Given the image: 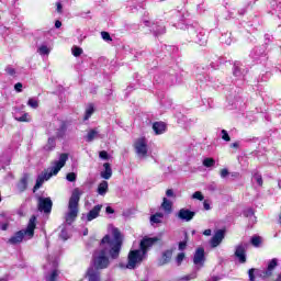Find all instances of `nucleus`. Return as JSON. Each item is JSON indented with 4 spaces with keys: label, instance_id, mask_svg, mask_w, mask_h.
Wrapping results in <instances>:
<instances>
[{
    "label": "nucleus",
    "instance_id": "obj_52",
    "mask_svg": "<svg viewBox=\"0 0 281 281\" xmlns=\"http://www.w3.org/2000/svg\"><path fill=\"white\" fill-rule=\"evenodd\" d=\"M7 74H9V76H14V74H16V70H14V68L12 67H8L5 69Z\"/></svg>",
    "mask_w": 281,
    "mask_h": 281
},
{
    "label": "nucleus",
    "instance_id": "obj_45",
    "mask_svg": "<svg viewBox=\"0 0 281 281\" xmlns=\"http://www.w3.org/2000/svg\"><path fill=\"white\" fill-rule=\"evenodd\" d=\"M59 237L61 238V240H68L69 239V234L67 233V229H61Z\"/></svg>",
    "mask_w": 281,
    "mask_h": 281
},
{
    "label": "nucleus",
    "instance_id": "obj_18",
    "mask_svg": "<svg viewBox=\"0 0 281 281\" xmlns=\"http://www.w3.org/2000/svg\"><path fill=\"white\" fill-rule=\"evenodd\" d=\"M153 131H154L155 135H164V133H166V123L155 122L153 124Z\"/></svg>",
    "mask_w": 281,
    "mask_h": 281
},
{
    "label": "nucleus",
    "instance_id": "obj_28",
    "mask_svg": "<svg viewBox=\"0 0 281 281\" xmlns=\"http://www.w3.org/2000/svg\"><path fill=\"white\" fill-rule=\"evenodd\" d=\"M54 148H56V138L49 137L46 145L44 146V150H46V153H52Z\"/></svg>",
    "mask_w": 281,
    "mask_h": 281
},
{
    "label": "nucleus",
    "instance_id": "obj_22",
    "mask_svg": "<svg viewBox=\"0 0 281 281\" xmlns=\"http://www.w3.org/2000/svg\"><path fill=\"white\" fill-rule=\"evenodd\" d=\"M103 168L104 170L101 171V178L106 180L111 179V177H113V169H111V164L105 162Z\"/></svg>",
    "mask_w": 281,
    "mask_h": 281
},
{
    "label": "nucleus",
    "instance_id": "obj_9",
    "mask_svg": "<svg viewBox=\"0 0 281 281\" xmlns=\"http://www.w3.org/2000/svg\"><path fill=\"white\" fill-rule=\"evenodd\" d=\"M69 159V155L67 154H60L59 159L56 160L53 166L49 168L48 175L50 177H54L60 172V169L65 168V165L67 164V160Z\"/></svg>",
    "mask_w": 281,
    "mask_h": 281
},
{
    "label": "nucleus",
    "instance_id": "obj_2",
    "mask_svg": "<svg viewBox=\"0 0 281 281\" xmlns=\"http://www.w3.org/2000/svg\"><path fill=\"white\" fill-rule=\"evenodd\" d=\"M158 240L159 238L157 237H144L140 240L139 249L131 250L128 252L126 269H135L137 265H142L146 256H148L150 247Z\"/></svg>",
    "mask_w": 281,
    "mask_h": 281
},
{
    "label": "nucleus",
    "instance_id": "obj_56",
    "mask_svg": "<svg viewBox=\"0 0 281 281\" xmlns=\"http://www.w3.org/2000/svg\"><path fill=\"white\" fill-rule=\"evenodd\" d=\"M0 229H2V232H5V229H8V223H0Z\"/></svg>",
    "mask_w": 281,
    "mask_h": 281
},
{
    "label": "nucleus",
    "instance_id": "obj_31",
    "mask_svg": "<svg viewBox=\"0 0 281 281\" xmlns=\"http://www.w3.org/2000/svg\"><path fill=\"white\" fill-rule=\"evenodd\" d=\"M202 164L204 168H214V166H216V160H214V158H204Z\"/></svg>",
    "mask_w": 281,
    "mask_h": 281
},
{
    "label": "nucleus",
    "instance_id": "obj_36",
    "mask_svg": "<svg viewBox=\"0 0 281 281\" xmlns=\"http://www.w3.org/2000/svg\"><path fill=\"white\" fill-rule=\"evenodd\" d=\"M71 53H72V56L78 58V56H82V48L79 46H72Z\"/></svg>",
    "mask_w": 281,
    "mask_h": 281
},
{
    "label": "nucleus",
    "instance_id": "obj_64",
    "mask_svg": "<svg viewBox=\"0 0 281 281\" xmlns=\"http://www.w3.org/2000/svg\"><path fill=\"white\" fill-rule=\"evenodd\" d=\"M278 186H279V188H281V180L278 181Z\"/></svg>",
    "mask_w": 281,
    "mask_h": 281
},
{
    "label": "nucleus",
    "instance_id": "obj_42",
    "mask_svg": "<svg viewBox=\"0 0 281 281\" xmlns=\"http://www.w3.org/2000/svg\"><path fill=\"white\" fill-rule=\"evenodd\" d=\"M274 14H277V16L281 19V1L276 2Z\"/></svg>",
    "mask_w": 281,
    "mask_h": 281
},
{
    "label": "nucleus",
    "instance_id": "obj_33",
    "mask_svg": "<svg viewBox=\"0 0 281 281\" xmlns=\"http://www.w3.org/2000/svg\"><path fill=\"white\" fill-rule=\"evenodd\" d=\"M98 137V131L97 130H90L86 136V142H93V139Z\"/></svg>",
    "mask_w": 281,
    "mask_h": 281
},
{
    "label": "nucleus",
    "instance_id": "obj_50",
    "mask_svg": "<svg viewBox=\"0 0 281 281\" xmlns=\"http://www.w3.org/2000/svg\"><path fill=\"white\" fill-rule=\"evenodd\" d=\"M14 89L15 91H18V93H21V91H23V83L21 82L15 83Z\"/></svg>",
    "mask_w": 281,
    "mask_h": 281
},
{
    "label": "nucleus",
    "instance_id": "obj_40",
    "mask_svg": "<svg viewBox=\"0 0 281 281\" xmlns=\"http://www.w3.org/2000/svg\"><path fill=\"white\" fill-rule=\"evenodd\" d=\"M38 54H41V56H46L47 54H49V48L45 45H42L38 48Z\"/></svg>",
    "mask_w": 281,
    "mask_h": 281
},
{
    "label": "nucleus",
    "instance_id": "obj_44",
    "mask_svg": "<svg viewBox=\"0 0 281 281\" xmlns=\"http://www.w3.org/2000/svg\"><path fill=\"white\" fill-rule=\"evenodd\" d=\"M222 139H224V142H232V138L226 130H222Z\"/></svg>",
    "mask_w": 281,
    "mask_h": 281
},
{
    "label": "nucleus",
    "instance_id": "obj_46",
    "mask_svg": "<svg viewBox=\"0 0 281 281\" xmlns=\"http://www.w3.org/2000/svg\"><path fill=\"white\" fill-rule=\"evenodd\" d=\"M192 199H196L198 201H203L204 196H203V193H201V191H196L193 193Z\"/></svg>",
    "mask_w": 281,
    "mask_h": 281
},
{
    "label": "nucleus",
    "instance_id": "obj_13",
    "mask_svg": "<svg viewBox=\"0 0 281 281\" xmlns=\"http://www.w3.org/2000/svg\"><path fill=\"white\" fill-rule=\"evenodd\" d=\"M102 211V204L95 205L92 210L89 211L88 214H82V221H94V218H98L100 216V212Z\"/></svg>",
    "mask_w": 281,
    "mask_h": 281
},
{
    "label": "nucleus",
    "instance_id": "obj_25",
    "mask_svg": "<svg viewBox=\"0 0 281 281\" xmlns=\"http://www.w3.org/2000/svg\"><path fill=\"white\" fill-rule=\"evenodd\" d=\"M97 192L100 196H104L106 192H109V182L106 180L101 181L98 186Z\"/></svg>",
    "mask_w": 281,
    "mask_h": 281
},
{
    "label": "nucleus",
    "instance_id": "obj_34",
    "mask_svg": "<svg viewBox=\"0 0 281 281\" xmlns=\"http://www.w3.org/2000/svg\"><path fill=\"white\" fill-rule=\"evenodd\" d=\"M27 106L31 109H38V100L36 98H30L27 101Z\"/></svg>",
    "mask_w": 281,
    "mask_h": 281
},
{
    "label": "nucleus",
    "instance_id": "obj_49",
    "mask_svg": "<svg viewBox=\"0 0 281 281\" xmlns=\"http://www.w3.org/2000/svg\"><path fill=\"white\" fill-rule=\"evenodd\" d=\"M101 36L103 41H111V34H109V32H101Z\"/></svg>",
    "mask_w": 281,
    "mask_h": 281
},
{
    "label": "nucleus",
    "instance_id": "obj_16",
    "mask_svg": "<svg viewBox=\"0 0 281 281\" xmlns=\"http://www.w3.org/2000/svg\"><path fill=\"white\" fill-rule=\"evenodd\" d=\"M223 238H225V232L223 229H218L211 239V247L215 248L223 243Z\"/></svg>",
    "mask_w": 281,
    "mask_h": 281
},
{
    "label": "nucleus",
    "instance_id": "obj_14",
    "mask_svg": "<svg viewBox=\"0 0 281 281\" xmlns=\"http://www.w3.org/2000/svg\"><path fill=\"white\" fill-rule=\"evenodd\" d=\"M177 216L180 221H186V223H190V221H192V218L196 216V212L190 211L188 209H181L178 212Z\"/></svg>",
    "mask_w": 281,
    "mask_h": 281
},
{
    "label": "nucleus",
    "instance_id": "obj_59",
    "mask_svg": "<svg viewBox=\"0 0 281 281\" xmlns=\"http://www.w3.org/2000/svg\"><path fill=\"white\" fill-rule=\"evenodd\" d=\"M203 235H204V236H212V229H205V231L203 232Z\"/></svg>",
    "mask_w": 281,
    "mask_h": 281
},
{
    "label": "nucleus",
    "instance_id": "obj_62",
    "mask_svg": "<svg viewBox=\"0 0 281 281\" xmlns=\"http://www.w3.org/2000/svg\"><path fill=\"white\" fill-rule=\"evenodd\" d=\"M144 23H145V25H147V26L150 25V21H148V20H145Z\"/></svg>",
    "mask_w": 281,
    "mask_h": 281
},
{
    "label": "nucleus",
    "instance_id": "obj_39",
    "mask_svg": "<svg viewBox=\"0 0 281 281\" xmlns=\"http://www.w3.org/2000/svg\"><path fill=\"white\" fill-rule=\"evenodd\" d=\"M184 259H186L184 252L178 254V256L176 257V263L178 265V267H180L181 262H183Z\"/></svg>",
    "mask_w": 281,
    "mask_h": 281
},
{
    "label": "nucleus",
    "instance_id": "obj_63",
    "mask_svg": "<svg viewBox=\"0 0 281 281\" xmlns=\"http://www.w3.org/2000/svg\"><path fill=\"white\" fill-rule=\"evenodd\" d=\"M276 281H281V273L278 276V278L276 279Z\"/></svg>",
    "mask_w": 281,
    "mask_h": 281
},
{
    "label": "nucleus",
    "instance_id": "obj_8",
    "mask_svg": "<svg viewBox=\"0 0 281 281\" xmlns=\"http://www.w3.org/2000/svg\"><path fill=\"white\" fill-rule=\"evenodd\" d=\"M48 265L45 266L46 269H53L48 274H46V281H56L58 280V260L54 257H48L47 258Z\"/></svg>",
    "mask_w": 281,
    "mask_h": 281
},
{
    "label": "nucleus",
    "instance_id": "obj_26",
    "mask_svg": "<svg viewBox=\"0 0 281 281\" xmlns=\"http://www.w3.org/2000/svg\"><path fill=\"white\" fill-rule=\"evenodd\" d=\"M161 209L164 210L165 214H171L172 202L168 200V198H164L161 203Z\"/></svg>",
    "mask_w": 281,
    "mask_h": 281
},
{
    "label": "nucleus",
    "instance_id": "obj_20",
    "mask_svg": "<svg viewBox=\"0 0 281 281\" xmlns=\"http://www.w3.org/2000/svg\"><path fill=\"white\" fill-rule=\"evenodd\" d=\"M171 258H172V250H166L162 252V256L159 259L158 265L160 267H164V265H168V262H170Z\"/></svg>",
    "mask_w": 281,
    "mask_h": 281
},
{
    "label": "nucleus",
    "instance_id": "obj_15",
    "mask_svg": "<svg viewBox=\"0 0 281 281\" xmlns=\"http://www.w3.org/2000/svg\"><path fill=\"white\" fill-rule=\"evenodd\" d=\"M52 179V175L48 173L47 171L42 172L40 176H37L36 183L33 188V192H36V190H40L41 186L45 183V181H49Z\"/></svg>",
    "mask_w": 281,
    "mask_h": 281
},
{
    "label": "nucleus",
    "instance_id": "obj_60",
    "mask_svg": "<svg viewBox=\"0 0 281 281\" xmlns=\"http://www.w3.org/2000/svg\"><path fill=\"white\" fill-rule=\"evenodd\" d=\"M232 177L238 178V177H239V173H238V172H233V173H232Z\"/></svg>",
    "mask_w": 281,
    "mask_h": 281
},
{
    "label": "nucleus",
    "instance_id": "obj_51",
    "mask_svg": "<svg viewBox=\"0 0 281 281\" xmlns=\"http://www.w3.org/2000/svg\"><path fill=\"white\" fill-rule=\"evenodd\" d=\"M99 157L101 159L108 160L109 159V153H106L105 150H102V151H100Z\"/></svg>",
    "mask_w": 281,
    "mask_h": 281
},
{
    "label": "nucleus",
    "instance_id": "obj_53",
    "mask_svg": "<svg viewBox=\"0 0 281 281\" xmlns=\"http://www.w3.org/2000/svg\"><path fill=\"white\" fill-rule=\"evenodd\" d=\"M56 5H57L56 10H57L58 14H63V3L57 2Z\"/></svg>",
    "mask_w": 281,
    "mask_h": 281
},
{
    "label": "nucleus",
    "instance_id": "obj_38",
    "mask_svg": "<svg viewBox=\"0 0 281 281\" xmlns=\"http://www.w3.org/2000/svg\"><path fill=\"white\" fill-rule=\"evenodd\" d=\"M67 181H70V183H74L78 179V175L76 172H69L66 176Z\"/></svg>",
    "mask_w": 281,
    "mask_h": 281
},
{
    "label": "nucleus",
    "instance_id": "obj_19",
    "mask_svg": "<svg viewBox=\"0 0 281 281\" xmlns=\"http://www.w3.org/2000/svg\"><path fill=\"white\" fill-rule=\"evenodd\" d=\"M212 69H216V67L213 64H210V66L200 65L198 66L196 71L199 76H207V74H210Z\"/></svg>",
    "mask_w": 281,
    "mask_h": 281
},
{
    "label": "nucleus",
    "instance_id": "obj_24",
    "mask_svg": "<svg viewBox=\"0 0 281 281\" xmlns=\"http://www.w3.org/2000/svg\"><path fill=\"white\" fill-rule=\"evenodd\" d=\"M245 74H247V70L243 69L240 67V64H235L233 68V75L235 78H245Z\"/></svg>",
    "mask_w": 281,
    "mask_h": 281
},
{
    "label": "nucleus",
    "instance_id": "obj_57",
    "mask_svg": "<svg viewBox=\"0 0 281 281\" xmlns=\"http://www.w3.org/2000/svg\"><path fill=\"white\" fill-rule=\"evenodd\" d=\"M203 207H204V210H211V206H210V203L207 202V201H204L203 202Z\"/></svg>",
    "mask_w": 281,
    "mask_h": 281
},
{
    "label": "nucleus",
    "instance_id": "obj_30",
    "mask_svg": "<svg viewBox=\"0 0 281 281\" xmlns=\"http://www.w3.org/2000/svg\"><path fill=\"white\" fill-rule=\"evenodd\" d=\"M161 218H164V213L158 212L150 216V223L151 225L161 223Z\"/></svg>",
    "mask_w": 281,
    "mask_h": 281
},
{
    "label": "nucleus",
    "instance_id": "obj_5",
    "mask_svg": "<svg viewBox=\"0 0 281 281\" xmlns=\"http://www.w3.org/2000/svg\"><path fill=\"white\" fill-rule=\"evenodd\" d=\"M193 263L195 265L196 270L191 272L190 274L182 277V280H186V281L195 280L196 272L199 271V269H201V267H203V265H205V249L198 248L195 250V254L193 256Z\"/></svg>",
    "mask_w": 281,
    "mask_h": 281
},
{
    "label": "nucleus",
    "instance_id": "obj_29",
    "mask_svg": "<svg viewBox=\"0 0 281 281\" xmlns=\"http://www.w3.org/2000/svg\"><path fill=\"white\" fill-rule=\"evenodd\" d=\"M27 179H29V176L24 175L20 180V182L18 183V190H20V192H25V190H27Z\"/></svg>",
    "mask_w": 281,
    "mask_h": 281
},
{
    "label": "nucleus",
    "instance_id": "obj_58",
    "mask_svg": "<svg viewBox=\"0 0 281 281\" xmlns=\"http://www.w3.org/2000/svg\"><path fill=\"white\" fill-rule=\"evenodd\" d=\"M63 26V22H60L59 20H57L56 22H55V27L58 30L59 27H61Z\"/></svg>",
    "mask_w": 281,
    "mask_h": 281
},
{
    "label": "nucleus",
    "instance_id": "obj_4",
    "mask_svg": "<svg viewBox=\"0 0 281 281\" xmlns=\"http://www.w3.org/2000/svg\"><path fill=\"white\" fill-rule=\"evenodd\" d=\"M80 196H82V191L80 188H75L68 203L69 211L66 214V223H68V225H71L78 216V203H80Z\"/></svg>",
    "mask_w": 281,
    "mask_h": 281
},
{
    "label": "nucleus",
    "instance_id": "obj_55",
    "mask_svg": "<svg viewBox=\"0 0 281 281\" xmlns=\"http://www.w3.org/2000/svg\"><path fill=\"white\" fill-rule=\"evenodd\" d=\"M105 212L106 214H115V210H113L111 206H106Z\"/></svg>",
    "mask_w": 281,
    "mask_h": 281
},
{
    "label": "nucleus",
    "instance_id": "obj_23",
    "mask_svg": "<svg viewBox=\"0 0 281 281\" xmlns=\"http://www.w3.org/2000/svg\"><path fill=\"white\" fill-rule=\"evenodd\" d=\"M67 133V123L66 122H60L58 128L56 130V137H58V139H63V137H65Z\"/></svg>",
    "mask_w": 281,
    "mask_h": 281
},
{
    "label": "nucleus",
    "instance_id": "obj_47",
    "mask_svg": "<svg viewBox=\"0 0 281 281\" xmlns=\"http://www.w3.org/2000/svg\"><path fill=\"white\" fill-rule=\"evenodd\" d=\"M188 247V240L180 241L178 245L179 251H186V248Z\"/></svg>",
    "mask_w": 281,
    "mask_h": 281
},
{
    "label": "nucleus",
    "instance_id": "obj_7",
    "mask_svg": "<svg viewBox=\"0 0 281 281\" xmlns=\"http://www.w3.org/2000/svg\"><path fill=\"white\" fill-rule=\"evenodd\" d=\"M134 149L139 157V159H144L148 155V139L146 137H139L134 142Z\"/></svg>",
    "mask_w": 281,
    "mask_h": 281
},
{
    "label": "nucleus",
    "instance_id": "obj_35",
    "mask_svg": "<svg viewBox=\"0 0 281 281\" xmlns=\"http://www.w3.org/2000/svg\"><path fill=\"white\" fill-rule=\"evenodd\" d=\"M252 181H256V183L259 186V187H262V175L258 173V172H255L254 176H252Z\"/></svg>",
    "mask_w": 281,
    "mask_h": 281
},
{
    "label": "nucleus",
    "instance_id": "obj_10",
    "mask_svg": "<svg viewBox=\"0 0 281 281\" xmlns=\"http://www.w3.org/2000/svg\"><path fill=\"white\" fill-rule=\"evenodd\" d=\"M53 205H54V202H52V198L40 196L37 199L38 211L44 212V214H49L52 212Z\"/></svg>",
    "mask_w": 281,
    "mask_h": 281
},
{
    "label": "nucleus",
    "instance_id": "obj_41",
    "mask_svg": "<svg viewBox=\"0 0 281 281\" xmlns=\"http://www.w3.org/2000/svg\"><path fill=\"white\" fill-rule=\"evenodd\" d=\"M261 243H262V239L258 236H255L251 238V245H254V247H260Z\"/></svg>",
    "mask_w": 281,
    "mask_h": 281
},
{
    "label": "nucleus",
    "instance_id": "obj_12",
    "mask_svg": "<svg viewBox=\"0 0 281 281\" xmlns=\"http://www.w3.org/2000/svg\"><path fill=\"white\" fill-rule=\"evenodd\" d=\"M235 256L236 258H238L241 265H244V262H247V244L241 243L237 245L235 249Z\"/></svg>",
    "mask_w": 281,
    "mask_h": 281
},
{
    "label": "nucleus",
    "instance_id": "obj_61",
    "mask_svg": "<svg viewBox=\"0 0 281 281\" xmlns=\"http://www.w3.org/2000/svg\"><path fill=\"white\" fill-rule=\"evenodd\" d=\"M232 147H233V148H238V143H233V144H232Z\"/></svg>",
    "mask_w": 281,
    "mask_h": 281
},
{
    "label": "nucleus",
    "instance_id": "obj_6",
    "mask_svg": "<svg viewBox=\"0 0 281 281\" xmlns=\"http://www.w3.org/2000/svg\"><path fill=\"white\" fill-rule=\"evenodd\" d=\"M188 33L192 36L194 43H198V45H206L207 35H205V30L202 27H194L191 25L188 27Z\"/></svg>",
    "mask_w": 281,
    "mask_h": 281
},
{
    "label": "nucleus",
    "instance_id": "obj_32",
    "mask_svg": "<svg viewBox=\"0 0 281 281\" xmlns=\"http://www.w3.org/2000/svg\"><path fill=\"white\" fill-rule=\"evenodd\" d=\"M95 109L93 108V104H89L86 109V114H85V117L83 120H89V117H91L94 113Z\"/></svg>",
    "mask_w": 281,
    "mask_h": 281
},
{
    "label": "nucleus",
    "instance_id": "obj_21",
    "mask_svg": "<svg viewBox=\"0 0 281 281\" xmlns=\"http://www.w3.org/2000/svg\"><path fill=\"white\" fill-rule=\"evenodd\" d=\"M150 27L155 36H161V34H166V26H164V24L153 23Z\"/></svg>",
    "mask_w": 281,
    "mask_h": 281
},
{
    "label": "nucleus",
    "instance_id": "obj_37",
    "mask_svg": "<svg viewBox=\"0 0 281 281\" xmlns=\"http://www.w3.org/2000/svg\"><path fill=\"white\" fill-rule=\"evenodd\" d=\"M16 122H30V114L24 113L21 116H15Z\"/></svg>",
    "mask_w": 281,
    "mask_h": 281
},
{
    "label": "nucleus",
    "instance_id": "obj_17",
    "mask_svg": "<svg viewBox=\"0 0 281 281\" xmlns=\"http://www.w3.org/2000/svg\"><path fill=\"white\" fill-rule=\"evenodd\" d=\"M89 281H100V270H97L93 267H90L87 272Z\"/></svg>",
    "mask_w": 281,
    "mask_h": 281
},
{
    "label": "nucleus",
    "instance_id": "obj_11",
    "mask_svg": "<svg viewBox=\"0 0 281 281\" xmlns=\"http://www.w3.org/2000/svg\"><path fill=\"white\" fill-rule=\"evenodd\" d=\"M276 267H278V259L273 258L268 261L266 270L261 271L260 278L267 280V278H271L273 276V271H276Z\"/></svg>",
    "mask_w": 281,
    "mask_h": 281
},
{
    "label": "nucleus",
    "instance_id": "obj_3",
    "mask_svg": "<svg viewBox=\"0 0 281 281\" xmlns=\"http://www.w3.org/2000/svg\"><path fill=\"white\" fill-rule=\"evenodd\" d=\"M35 229H36V216H32L29 221L26 229L16 232L11 238H9L8 243L10 245H19V243H23V238H26V240H30V238H34Z\"/></svg>",
    "mask_w": 281,
    "mask_h": 281
},
{
    "label": "nucleus",
    "instance_id": "obj_27",
    "mask_svg": "<svg viewBox=\"0 0 281 281\" xmlns=\"http://www.w3.org/2000/svg\"><path fill=\"white\" fill-rule=\"evenodd\" d=\"M244 216L246 218H249L250 225H256V215L254 214V209H246L244 211Z\"/></svg>",
    "mask_w": 281,
    "mask_h": 281
},
{
    "label": "nucleus",
    "instance_id": "obj_43",
    "mask_svg": "<svg viewBox=\"0 0 281 281\" xmlns=\"http://www.w3.org/2000/svg\"><path fill=\"white\" fill-rule=\"evenodd\" d=\"M221 179H227L229 177V170L227 168H224L220 171Z\"/></svg>",
    "mask_w": 281,
    "mask_h": 281
},
{
    "label": "nucleus",
    "instance_id": "obj_48",
    "mask_svg": "<svg viewBox=\"0 0 281 281\" xmlns=\"http://www.w3.org/2000/svg\"><path fill=\"white\" fill-rule=\"evenodd\" d=\"M254 271H256V269L254 268L248 270L249 281H256V276L254 274Z\"/></svg>",
    "mask_w": 281,
    "mask_h": 281
},
{
    "label": "nucleus",
    "instance_id": "obj_1",
    "mask_svg": "<svg viewBox=\"0 0 281 281\" xmlns=\"http://www.w3.org/2000/svg\"><path fill=\"white\" fill-rule=\"evenodd\" d=\"M122 233L117 228H112L111 234L102 238L100 249L93 255V269L98 271L106 269L110 265L109 257L106 256H110L112 260H117L122 251Z\"/></svg>",
    "mask_w": 281,
    "mask_h": 281
},
{
    "label": "nucleus",
    "instance_id": "obj_54",
    "mask_svg": "<svg viewBox=\"0 0 281 281\" xmlns=\"http://www.w3.org/2000/svg\"><path fill=\"white\" fill-rule=\"evenodd\" d=\"M166 196H175V191L172 190V189H168L167 191H166Z\"/></svg>",
    "mask_w": 281,
    "mask_h": 281
}]
</instances>
